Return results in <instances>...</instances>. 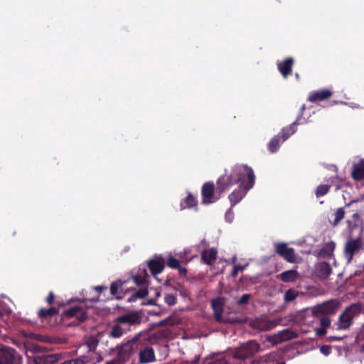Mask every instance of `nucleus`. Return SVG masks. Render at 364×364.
Masks as SVG:
<instances>
[{"instance_id": "1", "label": "nucleus", "mask_w": 364, "mask_h": 364, "mask_svg": "<svg viewBox=\"0 0 364 364\" xmlns=\"http://www.w3.org/2000/svg\"><path fill=\"white\" fill-rule=\"evenodd\" d=\"M249 179L247 189H251L255 181L253 169L247 165L237 164L233 166L230 174H224L218 178L216 182V199H220L221 195L229 190L233 185L238 184L243 178Z\"/></svg>"}, {"instance_id": "2", "label": "nucleus", "mask_w": 364, "mask_h": 364, "mask_svg": "<svg viewBox=\"0 0 364 364\" xmlns=\"http://www.w3.org/2000/svg\"><path fill=\"white\" fill-rule=\"evenodd\" d=\"M304 109L305 105H303L300 109V113L296 119L289 126L284 127L277 135L274 136L269 141L267 145L269 152H276L279 149L280 144L296 132V126L299 124V121L300 120Z\"/></svg>"}, {"instance_id": "3", "label": "nucleus", "mask_w": 364, "mask_h": 364, "mask_svg": "<svg viewBox=\"0 0 364 364\" xmlns=\"http://www.w3.org/2000/svg\"><path fill=\"white\" fill-rule=\"evenodd\" d=\"M259 345L255 341H250L243 343L240 348L233 350L231 353L233 358L237 359H246L253 356L259 350Z\"/></svg>"}, {"instance_id": "4", "label": "nucleus", "mask_w": 364, "mask_h": 364, "mask_svg": "<svg viewBox=\"0 0 364 364\" xmlns=\"http://www.w3.org/2000/svg\"><path fill=\"white\" fill-rule=\"evenodd\" d=\"M341 303L336 300H330L311 308L314 316L334 314L340 308Z\"/></svg>"}, {"instance_id": "5", "label": "nucleus", "mask_w": 364, "mask_h": 364, "mask_svg": "<svg viewBox=\"0 0 364 364\" xmlns=\"http://www.w3.org/2000/svg\"><path fill=\"white\" fill-rule=\"evenodd\" d=\"M364 251V240L359 236L356 239L349 240L345 246V255L350 262L355 254Z\"/></svg>"}, {"instance_id": "6", "label": "nucleus", "mask_w": 364, "mask_h": 364, "mask_svg": "<svg viewBox=\"0 0 364 364\" xmlns=\"http://www.w3.org/2000/svg\"><path fill=\"white\" fill-rule=\"evenodd\" d=\"M131 326V317L122 316L117 318V323L112 326L109 336L113 338H119L125 332L129 330Z\"/></svg>"}, {"instance_id": "7", "label": "nucleus", "mask_w": 364, "mask_h": 364, "mask_svg": "<svg viewBox=\"0 0 364 364\" xmlns=\"http://www.w3.org/2000/svg\"><path fill=\"white\" fill-rule=\"evenodd\" d=\"M276 252L289 263H297L300 257L297 256L293 248L289 247L286 243L281 242L274 245Z\"/></svg>"}, {"instance_id": "8", "label": "nucleus", "mask_w": 364, "mask_h": 364, "mask_svg": "<svg viewBox=\"0 0 364 364\" xmlns=\"http://www.w3.org/2000/svg\"><path fill=\"white\" fill-rule=\"evenodd\" d=\"M249 186V179L243 178L241 183H238V187L234 190L228 196V198L231 203V208L236 204L241 201V200L245 196L247 192L250 190L247 189Z\"/></svg>"}, {"instance_id": "9", "label": "nucleus", "mask_w": 364, "mask_h": 364, "mask_svg": "<svg viewBox=\"0 0 364 364\" xmlns=\"http://www.w3.org/2000/svg\"><path fill=\"white\" fill-rule=\"evenodd\" d=\"M201 195L203 197L201 203L203 205H208L218 200L216 199V187L212 181L203 183L201 188Z\"/></svg>"}, {"instance_id": "10", "label": "nucleus", "mask_w": 364, "mask_h": 364, "mask_svg": "<svg viewBox=\"0 0 364 364\" xmlns=\"http://www.w3.org/2000/svg\"><path fill=\"white\" fill-rule=\"evenodd\" d=\"M18 355L16 351L7 346L0 348V364H13Z\"/></svg>"}, {"instance_id": "11", "label": "nucleus", "mask_w": 364, "mask_h": 364, "mask_svg": "<svg viewBox=\"0 0 364 364\" xmlns=\"http://www.w3.org/2000/svg\"><path fill=\"white\" fill-rule=\"evenodd\" d=\"M350 176L355 181H364V158L353 164Z\"/></svg>"}, {"instance_id": "12", "label": "nucleus", "mask_w": 364, "mask_h": 364, "mask_svg": "<svg viewBox=\"0 0 364 364\" xmlns=\"http://www.w3.org/2000/svg\"><path fill=\"white\" fill-rule=\"evenodd\" d=\"M294 60L291 57L287 58L282 62L277 63V69L284 78H287L292 73Z\"/></svg>"}, {"instance_id": "13", "label": "nucleus", "mask_w": 364, "mask_h": 364, "mask_svg": "<svg viewBox=\"0 0 364 364\" xmlns=\"http://www.w3.org/2000/svg\"><path fill=\"white\" fill-rule=\"evenodd\" d=\"M149 267L153 275L161 273L164 268L165 261L161 256H155L149 262Z\"/></svg>"}, {"instance_id": "14", "label": "nucleus", "mask_w": 364, "mask_h": 364, "mask_svg": "<svg viewBox=\"0 0 364 364\" xmlns=\"http://www.w3.org/2000/svg\"><path fill=\"white\" fill-rule=\"evenodd\" d=\"M333 92L328 89H323L318 91H314L310 93L308 100L311 102H317L318 101H323L330 98Z\"/></svg>"}, {"instance_id": "15", "label": "nucleus", "mask_w": 364, "mask_h": 364, "mask_svg": "<svg viewBox=\"0 0 364 364\" xmlns=\"http://www.w3.org/2000/svg\"><path fill=\"white\" fill-rule=\"evenodd\" d=\"M65 314L68 318L75 317L80 321H83L87 318V314L82 308L74 306L68 309Z\"/></svg>"}, {"instance_id": "16", "label": "nucleus", "mask_w": 364, "mask_h": 364, "mask_svg": "<svg viewBox=\"0 0 364 364\" xmlns=\"http://www.w3.org/2000/svg\"><path fill=\"white\" fill-rule=\"evenodd\" d=\"M218 250L214 248L204 250L201 253V259L208 265H212L217 258Z\"/></svg>"}, {"instance_id": "17", "label": "nucleus", "mask_w": 364, "mask_h": 364, "mask_svg": "<svg viewBox=\"0 0 364 364\" xmlns=\"http://www.w3.org/2000/svg\"><path fill=\"white\" fill-rule=\"evenodd\" d=\"M181 210L186 208H194L198 210V200L191 193H188L187 196L180 203Z\"/></svg>"}, {"instance_id": "18", "label": "nucleus", "mask_w": 364, "mask_h": 364, "mask_svg": "<svg viewBox=\"0 0 364 364\" xmlns=\"http://www.w3.org/2000/svg\"><path fill=\"white\" fill-rule=\"evenodd\" d=\"M284 282H294L300 278L299 273L295 269L287 270L278 275Z\"/></svg>"}, {"instance_id": "19", "label": "nucleus", "mask_w": 364, "mask_h": 364, "mask_svg": "<svg viewBox=\"0 0 364 364\" xmlns=\"http://www.w3.org/2000/svg\"><path fill=\"white\" fill-rule=\"evenodd\" d=\"M316 272L321 278H326L331 273L330 265L326 262H318L316 264Z\"/></svg>"}, {"instance_id": "20", "label": "nucleus", "mask_w": 364, "mask_h": 364, "mask_svg": "<svg viewBox=\"0 0 364 364\" xmlns=\"http://www.w3.org/2000/svg\"><path fill=\"white\" fill-rule=\"evenodd\" d=\"M353 318L345 311L339 316L338 329H347L352 324Z\"/></svg>"}, {"instance_id": "21", "label": "nucleus", "mask_w": 364, "mask_h": 364, "mask_svg": "<svg viewBox=\"0 0 364 364\" xmlns=\"http://www.w3.org/2000/svg\"><path fill=\"white\" fill-rule=\"evenodd\" d=\"M335 249V243L333 242H326L323 247L320 250L318 256L323 258H330L333 255Z\"/></svg>"}, {"instance_id": "22", "label": "nucleus", "mask_w": 364, "mask_h": 364, "mask_svg": "<svg viewBox=\"0 0 364 364\" xmlns=\"http://www.w3.org/2000/svg\"><path fill=\"white\" fill-rule=\"evenodd\" d=\"M344 215H345V210H344L343 208H340L337 209L336 211H335L334 213H332L328 216L329 222L332 225L336 226L344 218Z\"/></svg>"}, {"instance_id": "23", "label": "nucleus", "mask_w": 364, "mask_h": 364, "mask_svg": "<svg viewBox=\"0 0 364 364\" xmlns=\"http://www.w3.org/2000/svg\"><path fill=\"white\" fill-rule=\"evenodd\" d=\"M140 361L142 363L151 362L154 360V353L152 348H147L141 350L139 354Z\"/></svg>"}, {"instance_id": "24", "label": "nucleus", "mask_w": 364, "mask_h": 364, "mask_svg": "<svg viewBox=\"0 0 364 364\" xmlns=\"http://www.w3.org/2000/svg\"><path fill=\"white\" fill-rule=\"evenodd\" d=\"M279 353L277 352H272L267 354L257 361L258 364H273L275 361L279 359Z\"/></svg>"}, {"instance_id": "25", "label": "nucleus", "mask_w": 364, "mask_h": 364, "mask_svg": "<svg viewBox=\"0 0 364 364\" xmlns=\"http://www.w3.org/2000/svg\"><path fill=\"white\" fill-rule=\"evenodd\" d=\"M345 311L353 319L363 311V307L360 304L355 303L347 307Z\"/></svg>"}, {"instance_id": "26", "label": "nucleus", "mask_w": 364, "mask_h": 364, "mask_svg": "<svg viewBox=\"0 0 364 364\" xmlns=\"http://www.w3.org/2000/svg\"><path fill=\"white\" fill-rule=\"evenodd\" d=\"M222 306L223 302L220 299H217L212 301V307L218 320L220 319Z\"/></svg>"}, {"instance_id": "27", "label": "nucleus", "mask_w": 364, "mask_h": 364, "mask_svg": "<svg viewBox=\"0 0 364 364\" xmlns=\"http://www.w3.org/2000/svg\"><path fill=\"white\" fill-rule=\"evenodd\" d=\"M148 294V291L146 288L140 289L139 291L134 293L132 296L128 299L129 301H134L138 299H141L145 297Z\"/></svg>"}, {"instance_id": "28", "label": "nucleus", "mask_w": 364, "mask_h": 364, "mask_svg": "<svg viewBox=\"0 0 364 364\" xmlns=\"http://www.w3.org/2000/svg\"><path fill=\"white\" fill-rule=\"evenodd\" d=\"M251 326L259 330L265 331L268 329V326L264 320L258 318L255 321H251Z\"/></svg>"}, {"instance_id": "29", "label": "nucleus", "mask_w": 364, "mask_h": 364, "mask_svg": "<svg viewBox=\"0 0 364 364\" xmlns=\"http://www.w3.org/2000/svg\"><path fill=\"white\" fill-rule=\"evenodd\" d=\"M330 187L331 186L329 185H326V184L319 185L316 188V191H315L316 196L317 198H320V197L325 196L329 191Z\"/></svg>"}, {"instance_id": "30", "label": "nucleus", "mask_w": 364, "mask_h": 364, "mask_svg": "<svg viewBox=\"0 0 364 364\" xmlns=\"http://www.w3.org/2000/svg\"><path fill=\"white\" fill-rule=\"evenodd\" d=\"M122 283L120 281L113 282L110 287V292L112 295L115 296L117 298H119L117 294L119 290H122Z\"/></svg>"}, {"instance_id": "31", "label": "nucleus", "mask_w": 364, "mask_h": 364, "mask_svg": "<svg viewBox=\"0 0 364 364\" xmlns=\"http://www.w3.org/2000/svg\"><path fill=\"white\" fill-rule=\"evenodd\" d=\"M167 265L173 269L179 268L180 262L178 259L170 255L167 258Z\"/></svg>"}, {"instance_id": "32", "label": "nucleus", "mask_w": 364, "mask_h": 364, "mask_svg": "<svg viewBox=\"0 0 364 364\" xmlns=\"http://www.w3.org/2000/svg\"><path fill=\"white\" fill-rule=\"evenodd\" d=\"M134 282L136 284H144L146 282V270L144 269L143 272L141 274L136 275L133 277Z\"/></svg>"}, {"instance_id": "33", "label": "nucleus", "mask_w": 364, "mask_h": 364, "mask_svg": "<svg viewBox=\"0 0 364 364\" xmlns=\"http://www.w3.org/2000/svg\"><path fill=\"white\" fill-rule=\"evenodd\" d=\"M298 296V292L293 289L288 290L284 295V300L286 301H291L295 299Z\"/></svg>"}, {"instance_id": "34", "label": "nucleus", "mask_w": 364, "mask_h": 364, "mask_svg": "<svg viewBox=\"0 0 364 364\" xmlns=\"http://www.w3.org/2000/svg\"><path fill=\"white\" fill-rule=\"evenodd\" d=\"M165 301L169 305H174L176 302V298L173 294H166L164 297Z\"/></svg>"}, {"instance_id": "35", "label": "nucleus", "mask_w": 364, "mask_h": 364, "mask_svg": "<svg viewBox=\"0 0 364 364\" xmlns=\"http://www.w3.org/2000/svg\"><path fill=\"white\" fill-rule=\"evenodd\" d=\"M247 265L248 264L245 265L235 264L232 271V275L236 276L239 272L244 270Z\"/></svg>"}, {"instance_id": "36", "label": "nucleus", "mask_w": 364, "mask_h": 364, "mask_svg": "<svg viewBox=\"0 0 364 364\" xmlns=\"http://www.w3.org/2000/svg\"><path fill=\"white\" fill-rule=\"evenodd\" d=\"M331 323V322L330 318H328L327 317H323L320 321V325H321L320 326L327 328L330 326Z\"/></svg>"}, {"instance_id": "37", "label": "nucleus", "mask_w": 364, "mask_h": 364, "mask_svg": "<svg viewBox=\"0 0 364 364\" xmlns=\"http://www.w3.org/2000/svg\"><path fill=\"white\" fill-rule=\"evenodd\" d=\"M53 314H54V310L53 309H41L40 311H39V315L41 317H46L48 315H52Z\"/></svg>"}, {"instance_id": "38", "label": "nucleus", "mask_w": 364, "mask_h": 364, "mask_svg": "<svg viewBox=\"0 0 364 364\" xmlns=\"http://www.w3.org/2000/svg\"><path fill=\"white\" fill-rule=\"evenodd\" d=\"M225 218L227 222L232 223L234 218V213L231 208L226 212Z\"/></svg>"}, {"instance_id": "39", "label": "nucleus", "mask_w": 364, "mask_h": 364, "mask_svg": "<svg viewBox=\"0 0 364 364\" xmlns=\"http://www.w3.org/2000/svg\"><path fill=\"white\" fill-rule=\"evenodd\" d=\"M353 218L354 220V223H355L359 219V215L358 213H355L353 214ZM348 228H357L358 225L356 223H354L353 225H351L350 222L348 220Z\"/></svg>"}, {"instance_id": "40", "label": "nucleus", "mask_w": 364, "mask_h": 364, "mask_svg": "<svg viewBox=\"0 0 364 364\" xmlns=\"http://www.w3.org/2000/svg\"><path fill=\"white\" fill-rule=\"evenodd\" d=\"M250 298V294H244L241 297V299L237 301L239 304H244L248 302L249 299Z\"/></svg>"}, {"instance_id": "41", "label": "nucleus", "mask_w": 364, "mask_h": 364, "mask_svg": "<svg viewBox=\"0 0 364 364\" xmlns=\"http://www.w3.org/2000/svg\"><path fill=\"white\" fill-rule=\"evenodd\" d=\"M315 331L316 335L318 336H324L326 333V328H323L321 326L316 328Z\"/></svg>"}, {"instance_id": "42", "label": "nucleus", "mask_w": 364, "mask_h": 364, "mask_svg": "<svg viewBox=\"0 0 364 364\" xmlns=\"http://www.w3.org/2000/svg\"><path fill=\"white\" fill-rule=\"evenodd\" d=\"M228 361L227 360V359L225 357L222 356L220 358L215 359L213 364H228Z\"/></svg>"}, {"instance_id": "43", "label": "nucleus", "mask_w": 364, "mask_h": 364, "mask_svg": "<svg viewBox=\"0 0 364 364\" xmlns=\"http://www.w3.org/2000/svg\"><path fill=\"white\" fill-rule=\"evenodd\" d=\"M320 350L323 355H328L330 353L331 348L327 346H323L321 347Z\"/></svg>"}, {"instance_id": "44", "label": "nucleus", "mask_w": 364, "mask_h": 364, "mask_svg": "<svg viewBox=\"0 0 364 364\" xmlns=\"http://www.w3.org/2000/svg\"><path fill=\"white\" fill-rule=\"evenodd\" d=\"M358 336L359 338H363L364 339V323L361 326L360 330V333H359Z\"/></svg>"}, {"instance_id": "45", "label": "nucleus", "mask_w": 364, "mask_h": 364, "mask_svg": "<svg viewBox=\"0 0 364 364\" xmlns=\"http://www.w3.org/2000/svg\"><path fill=\"white\" fill-rule=\"evenodd\" d=\"M54 299V295L53 293H50L48 296V297L47 298V301L49 304H51L53 302Z\"/></svg>"}, {"instance_id": "46", "label": "nucleus", "mask_w": 364, "mask_h": 364, "mask_svg": "<svg viewBox=\"0 0 364 364\" xmlns=\"http://www.w3.org/2000/svg\"><path fill=\"white\" fill-rule=\"evenodd\" d=\"M181 273H185L186 272V269L184 267H181L179 265V268H177Z\"/></svg>"}, {"instance_id": "47", "label": "nucleus", "mask_w": 364, "mask_h": 364, "mask_svg": "<svg viewBox=\"0 0 364 364\" xmlns=\"http://www.w3.org/2000/svg\"><path fill=\"white\" fill-rule=\"evenodd\" d=\"M95 289L97 291H101V290H102V289H106V287H103V286H98V287H96Z\"/></svg>"}, {"instance_id": "48", "label": "nucleus", "mask_w": 364, "mask_h": 364, "mask_svg": "<svg viewBox=\"0 0 364 364\" xmlns=\"http://www.w3.org/2000/svg\"><path fill=\"white\" fill-rule=\"evenodd\" d=\"M186 254V252H181L178 253V254H177V255L178 256V257H179V258H183V256H184Z\"/></svg>"}, {"instance_id": "49", "label": "nucleus", "mask_w": 364, "mask_h": 364, "mask_svg": "<svg viewBox=\"0 0 364 364\" xmlns=\"http://www.w3.org/2000/svg\"><path fill=\"white\" fill-rule=\"evenodd\" d=\"M199 361V358H197L196 360H194L193 364H196Z\"/></svg>"}, {"instance_id": "50", "label": "nucleus", "mask_w": 364, "mask_h": 364, "mask_svg": "<svg viewBox=\"0 0 364 364\" xmlns=\"http://www.w3.org/2000/svg\"><path fill=\"white\" fill-rule=\"evenodd\" d=\"M296 78H299V75L296 74Z\"/></svg>"}, {"instance_id": "51", "label": "nucleus", "mask_w": 364, "mask_h": 364, "mask_svg": "<svg viewBox=\"0 0 364 364\" xmlns=\"http://www.w3.org/2000/svg\"><path fill=\"white\" fill-rule=\"evenodd\" d=\"M363 349L364 350V347H363Z\"/></svg>"}]
</instances>
